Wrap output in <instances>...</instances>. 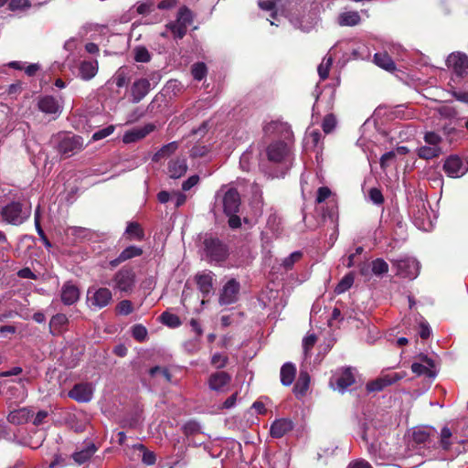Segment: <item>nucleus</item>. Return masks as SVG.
Returning a JSON list of instances; mask_svg holds the SVG:
<instances>
[{
	"label": "nucleus",
	"mask_w": 468,
	"mask_h": 468,
	"mask_svg": "<svg viewBox=\"0 0 468 468\" xmlns=\"http://www.w3.org/2000/svg\"><path fill=\"white\" fill-rule=\"evenodd\" d=\"M30 215L31 207H26L19 200H12L0 208L1 220L12 226L22 225L30 218Z\"/></svg>",
	"instance_id": "f257e3e1"
},
{
	"label": "nucleus",
	"mask_w": 468,
	"mask_h": 468,
	"mask_svg": "<svg viewBox=\"0 0 468 468\" xmlns=\"http://www.w3.org/2000/svg\"><path fill=\"white\" fill-rule=\"evenodd\" d=\"M240 206L241 198L239 191L234 187L229 188L222 197V207L224 214L229 218V227L232 229L241 226V218L238 215Z\"/></svg>",
	"instance_id": "f03ea898"
},
{
	"label": "nucleus",
	"mask_w": 468,
	"mask_h": 468,
	"mask_svg": "<svg viewBox=\"0 0 468 468\" xmlns=\"http://www.w3.org/2000/svg\"><path fill=\"white\" fill-rule=\"evenodd\" d=\"M202 243L206 257L210 262L221 263L229 258V246L219 238L207 234Z\"/></svg>",
	"instance_id": "7ed1b4c3"
},
{
	"label": "nucleus",
	"mask_w": 468,
	"mask_h": 468,
	"mask_svg": "<svg viewBox=\"0 0 468 468\" xmlns=\"http://www.w3.org/2000/svg\"><path fill=\"white\" fill-rule=\"evenodd\" d=\"M136 284V273L133 267L129 265L122 266L112 276L109 282L114 290L130 294L133 292Z\"/></svg>",
	"instance_id": "20e7f679"
},
{
	"label": "nucleus",
	"mask_w": 468,
	"mask_h": 468,
	"mask_svg": "<svg viewBox=\"0 0 468 468\" xmlns=\"http://www.w3.org/2000/svg\"><path fill=\"white\" fill-rule=\"evenodd\" d=\"M83 146V138L80 135L63 133L58 136L56 148L64 158H69L80 153Z\"/></svg>",
	"instance_id": "39448f33"
},
{
	"label": "nucleus",
	"mask_w": 468,
	"mask_h": 468,
	"mask_svg": "<svg viewBox=\"0 0 468 468\" xmlns=\"http://www.w3.org/2000/svg\"><path fill=\"white\" fill-rule=\"evenodd\" d=\"M416 359L417 361L411 365V370L416 377L428 378H435L437 377L439 372V363L437 360L422 353L418 355Z\"/></svg>",
	"instance_id": "423d86ee"
},
{
	"label": "nucleus",
	"mask_w": 468,
	"mask_h": 468,
	"mask_svg": "<svg viewBox=\"0 0 468 468\" xmlns=\"http://www.w3.org/2000/svg\"><path fill=\"white\" fill-rule=\"evenodd\" d=\"M315 16V13H311L310 11L306 13L304 6L295 5L290 11L289 19L296 28L309 31L314 25Z\"/></svg>",
	"instance_id": "0eeeda50"
},
{
	"label": "nucleus",
	"mask_w": 468,
	"mask_h": 468,
	"mask_svg": "<svg viewBox=\"0 0 468 468\" xmlns=\"http://www.w3.org/2000/svg\"><path fill=\"white\" fill-rule=\"evenodd\" d=\"M446 65L459 78L468 77V56L462 52L451 53L447 59Z\"/></svg>",
	"instance_id": "6e6552de"
},
{
	"label": "nucleus",
	"mask_w": 468,
	"mask_h": 468,
	"mask_svg": "<svg viewBox=\"0 0 468 468\" xmlns=\"http://www.w3.org/2000/svg\"><path fill=\"white\" fill-rule=\"evenodd\" d=\"M442 169L447 176L451 178H460L468 171V166L457 154L449 155L442 165Z\"/></svg>",
	"instance_id": "1a4fd4ad"
},
{
	"label": "nucleus",
	"mask_w": 468,
	"mask_h": 468,
	"mask_svg": "<svg viewBox=\"0 0 468 468\" xmlns=\"http://www.w3.org/2000/svg\"><path fill=\"white\" fill-rule=\"evenodd\" d=\"M397 269V275L403 278H414L418 274V261L410 257L390 260Z\"/></svg>",
	"instance_id": "9d476101"
},
{
	"label": "nucleus",
	"mask_w": 468,
	"mask_h": 468,
	"mask_svg": "<svg viewBox=\"0 0 468 468\" xmlns=\"http://www.w3.org/2000/svg\"><path fill=\"white\" fill-rule=\"evenodd\" d=\"M290 153L288 144L282 141H276L268 145L267 158L270 162L280 164L283 162Z\"/></svg>",
	"instance_id": "9b49d317"
},
{
	"label": "nucleus",
	"mask_w": 468,
	"mask_h": 468,
	"mask_svg": "<svg viewBox=\"0 0 468 468\" xmlns=\"http://www.w3.org/2000/svg\"><path fill=\"white\" fill-rule=\"evenodd\" d=\"M37 109L48 115H55L53 119H56L62 111V106L58 101L51 95H44L37 100Z\"/></svg>",
	"instance_id": "f8f14e48"
},
{
	"label": "nucleus",
	"mask_w": 468,
	"mask_h": 468,
	"mask_svg": "<svg viewBox=\"0 0 468 468\" xmlns=\"http://www.w3.org/2000/svg\"><path fill=\"white\" fill-rule=\"evenodd\" d=\"M240 285L239 282L235 279H230L223 286L222 292L219 296L220 305H229L238 301V295L239 292Z\"/></svg>",
	"instance_id": "ddd939ff"
},
{
	"label": "nucleus",
	"mask_w": 468,
	"mask_h": 468,
	"mask_svg": "<svg viewBox=\"0 0 468 468\" xmlns=\"http://www.w3.org/2000/svg\"><path fill=\"white\" fill-rule=\"evenodd\" d=\"M88 294L90 295L88 300L91 305L99 309L106 307L112 302V291L106 287L96 289L93 292L90 289Z\"/></svg>",
	"instance_id": "4468645a"
},
{
	"label": "nucleus",
	"mask_w": 468,
	"mask_h": 468,
	"mask_svg": "<svg viewBox=\"0 0 468 468\" xmlns=\"http://www.w3.org/2000/svg\"><path fill=\"white\" fill-rule=\"evenodd\" d=\"M156 126L154 123H147L142 127H135L125 132L122 141L125 144H132L145 138L149 133L154 132Z\"/></svg>",
	"instance_id": "2eb2a0df"
},
{
	"label": "nucleus",
	"mask_w": 468,
	"mask_h": 468,
	"mask_svg": "<svg viewBox=\"0 0 468 468\" xmlns=\"http://www.w3.org/2000/svg\"><path fill=\"white\" fill-rule=\"evenodd\" d=\"M144 250L142 248L130 245L123 249L115 259L109 261V267L110 269H114L124 261L142 256Z\"/></svg>",
	"instance_id": "dca6fc26"
},
{
	"label": "nucleus",
	"mask_w": 468,
	"mask_h": 468,
	"mask_svg": "<svg viewBox=\"0 0 468 468\" xmlns=\"http://www.w3.org/2000/svg\"><path fill=\"white\" fill-rule=\"evenodd\" d=\"M93 387L90 382H79L69 391L71 399L79 402L90 401L92 398Z\"/></svg>",
	"instance_id": "f3484780"
},
{
	"label": "nucleus",
	"mask_w": 468,
	"mask_h": 468,
	"mask_svg": "<svg viewBox=\"0 0 468 468\" xmlns=\"http://www.w3.org/2000/svg\"><path fill=\"white\" fill-rule=\"evenodd\" d=\"M431 432V431L427 428H418L412 432V441L418 446L420 454H426L424 450L421 451L422 448L430 449L432 444Z\"/></svg>",
	"instance_id": "a211bd4d"
},
{
	"label": "nucleus",
	"mask_w": 468,
	"mask_h": 468,
	"mask_svg": "<svg viewBox=\"0 0 468 468\" xmlns=\"http://www.w3.org/2000/svg\"><path fill=\"white\" fill-rule=\"evenodd\" d=\"M80 292L79 287L71 281L64 282L61 287L60 299L65 305H72L80 299Z\"/></svg>",
	"instance_id": "6ab92c4d"
},
{
	"label": "nucleus",
	"mask_w": 468,
	"mask_h": 468,
	"mask_svg": "<svg viewBox=\"0 0 468 468\" xmlns=\"http://www.w3.org/2000/svg\"><path fill=\"white\" fill-rule=\"evenodd\" d=\"M293 428V423L289 419H279L274 420L270 429V434L272 438H282Z\"/></svg>",
	"instance_id": "aec40b11"
},
{
	"label": "nucleus",
	"mask_w": 468,
	"mask_h": 468,
	"mask_svg": "<svg viewBox=\"0 0 468 468\" xmlns=\"http://www.w3.org/2000/svg\"><path fill=\"white\" fill-rule=\"evenodd\" d=\"M150 81L147 79H140L133 82L132 86L133 102L141 101L150 90Z\"/></svg>",
	"instance_id": "412c9836"
},
{
	"label": "nucleus",
	"mask_w": 468,
	"mask_h": 468,
	"mask_svg": "<svg viewBox=\"0 0 468 468\" xmlns=\"http://www.w3.org/2000/svg\"><path fill=\"white\" fill-rule=\"evenodd\" d=\"M69 318L64 314L53 315L49 321V332L53 335H58L67 330Z\"/></svg>",
	"instance_id": "4be33fe9"
},
{
	"label": "nucleus",
	"mask_w": 468,
	"mask_h": 468,
	"mask_svg": "<svg viewBox=\"0 0 468 468\" xmlns=\"http://www.w3.org/2000/svg\"><path fill=\"white\" fill-rule=\"evenodd\" d=\"M196 282L203 297H207L213 289V273L212 271L198 273L196 275Z\"/></svg>",
	"instance_id": "5701e85b"
},
{
	"label": "nucleus",
	"mask_w": 468,
	"mask_h": 468,
	"mask_svg": "<svg viewBox=\"0 0 468 468\" xmlns=\"http://www.w3.org/2000/svg\"><path fill=\"white\" fill-rule=\"evenodd\" d=\"M98 61L82 60L79 65V75L83 80H90L98 72Z\"/></svg>",
	"instance_id": "b1692460"
},
{
	"label": "nucleus",
	"mask_w": 468,
	"mask_h": 468,
	"mask_svg": "<svg viewBox=\"0 0 468 468\" xmlns=\"http://www.w3.org/2000/svg\"><path fill=\"white\" fill-rule=\"evenodd\" d=\"M187 170L186 159L176 158L168 163V173L172 178H179L183 176Z\"/></svg>",
	"instance_id": "393cba45"
},
{
	"label": "nucleus",
	"mask_w": 468,
	"mask_h": 468,
	"mask_svg": "<svg viewBox=\"0 0 468 468\" xmlns=\"http://www.w3.org/2000/svg\"><path fill=\"white\" fill-rule=\"evenodd\" d=\"M124 235H126V239L130 241L137 240L142 241L145 238V233L142 226L135 221L129 222L127 224Z\"/></svg>",
	"instance_id": "a878e982"
},
{
	"label": "nucleus",
	"mask_w": 468,
	"mask_h": 468,
	"mask_svg": "<svg viewBox=\"0 0 468 468\" xmlns=\"http://www.w3.org/2000/svg\"><path fill=\"white\" fill-rule=\"evenodd\" d=\"M97 451V448L93 443H90L83 449L74 452L72 458L78 464H82L89 461Z\"/></svg>",
	"instance_id": "bb28decb"
},
{
	"label": "nucleus",
	"mask_w": 468,
	"mask_h": 468,
	"mask_svg": "<svg viewBox=\"0 0 468 468\" xmlns=\"http://www.w3.org/2000/svg\"><path fill=\"white\" fill-rule=\"evenodd\" d=\"M361 17L356 11L344 12L338 16V24L342 27H354L360 23Z\"/></svg>",
	"instance_id": "cd10ccee"
},
{
	"label": "nucleus",
	"mask_w": 468,
	"mask_h": 468,
	"mask_svg": "<svg viewBox=\"0 0 468 468\" xmlns=\"http://www.w3.org/2000/svg\"><path fill=\"white\" fill-rule=\"evenodd\" d=\"M177 142H171L167 144L163 145L152 157L153 162H159L163 158L169 157L178 149Z\"/></svg>",
	"instance_id": "c85d7f7f"
},
{
	"label": "nucleus",
	"mask_w": 468,
	"mask_h": 468,
	"mask_svg": "<svg viewBox=\"0 0 468 468\" xmlns=\"http://www.w3.org/2000/svg\"><path fill=\"white\" fill-rule=\"evenodd\" d=\"M176 21L187 30V27L194 22L193 12L186 5L180 7Z\"/></svg>",
	"instance_id": "c756f323"
},
{
	"label": "nucleus",
	"mask_w": 468,
	"mask_h": 468,
	"mask_svg": "<svg viewBox=\"0 0 468 468\" xmlns=\"http://www.w3.org/2000/svg\"><path fill=\"white\" fill-rule=\"evenodd\" d=\"M441 153L442 150L441 146L424 145L418 148L417 150L418 156L424 160H430L439 157Z\"/></svg>",
	"instance_id": "7c9ffc66"
},
{
	"label": "nucleus",
	"mask_w": 468,
	"mask_h": 468,
	"mask_svg": "<svg viewBox=\"0 0 468 468\" xmlns=\"http://www.w3.org/2000/svg\"><path fill=\"white\" fill-rule=\"evenodd\" d=\"M374 61L378 67L388 71H393L396 69L393 59L387 53H376Z\"/></svg>",
	"instance_id": "2f4dec72"
},
{
	"label": "nucleus",
	"mask_w": 468,
	"mask_h": 468,
	"mask_svg": "<svg viewBox=\"0 0 468 468\" xmlns=\"http://www.w3.org/2000/svg\"><path fill=\"white\" fill-rule=\"evenodd\" d=\"M30 417V410L23 408L11 411L8 415V420L14 424H21L27 422Z\"/></svg>",
	"instance_id": "473e14b6"
},
{
	"label": "nucleus",
	"mask_w": 468,
	"mask_h": 468,
	"mask_svg": "<svg viewBox=\"0 0 468 468\" xmlns=\"http://www.w3.org/2000/svg\"><path fill=\"white\" fill-rule=\"evenodd\" d=\"M165 28L170 31L174 39H182L186 35L187 30L177 21H170L165 25Z\"/></svg>",
	"instance_id": "72a5a7b5"
},
{
	"label": "nucleus",
	"mask_w": 468,
	"mask_h": 468,
	"mask_svg": "<svg viewBox=\"0 0 468 468\" xmlns=\"http://www.w3.org/2000/svg\"><path fill=\"white\" fill-rule=\"evenodd\" d=\"M354 280H355V277H354L353 272H349V273L346 274L340 280V282L337 283V285L335 286V292L336 294H342V293L346 292L347 290H349L352 287V285L354 283Z\"/></svg>",
	"instance_id": "f704fd0d"
},
{
	"label": "nucleus",
	"mask_w": 468,
	"mask_h": 468,
	"mask_svg": "<svg viewBox=\"0 0 468 468\" xmlns=\"http://www.w3.org/2000/svg\"><path fill=\"white\" fill-rule=\"evenodd\" d=\"M296 372L295 365L292 362H286L281 367L280 380H295Z\"/></svg>",
	"instance_id": "c9c22d12"
},
{
	"label": "nucleus",
	"mask_w": 468,
	"mask_h": 468,
	"mask_svg": "<svg viewBox=\"0 0 468 468\" xmlns=\"http://www.w3.org/2000/svg\"><path fill=\"white\" fill-rule=\"evenodd\" d=\"M160 322L170 328H176L181 325V320L176 314L169 312H164L160 317Z\"/></svg>",
	"instance_id": "e433bc0d"
},
{
	"label": "nucleus",
	"mask_w": 468,
	"mask_h": 468,
	"mask_svg": "<svg viewBox=\"0 0 468 468\" xmlns=\"http://www.w3.org/2000/svg\"><path fill=\"white\" fill-rule=\"evenodd\" d=\"M371 272L376 276H382L388 271V264L381 258L372 261Z\"/></svg>",
	"instance_id": "4c0bfd02"
},
{
	"label": "nucleus",
	"mask_w": 468,
	"mask_h": 468,
	"mask_svg": "<svg viewBox=\"0 0 468 468\" xmlns=\"http://www.w3.org/2000/svg\"><path fill=\"white\" fill-rule=\"evenodd\" d=\"M149 376L152 378H160L162 380H170L171 375L169 370L165 367L155 366L149 369Z\"/></svg>",
	"instance_id": "58836bf2"
},
{
	"label": "nucleus",
	"mask_w": 468,
	"mask_h": 468,
	"mask_svg": "<svg viewBox=\"0 0 468 468\" xmlns=\"http://www.w3.org/2000/svg\"><path fill=\"white\" fill-rule=\"evenodd\" d=\"M148 331L146 327L141 324H136L132 327V335L139 343L146 340Z\"/></svg>",
	"instance_id": "ea45409f"
},
{
	"label": "nucleus",
	"mask_w": 468,
	"mask_h": 468,
	"mask_svg": "<svg viewBox=\"0 0 468 468\" xmlns=\"http://www.w3.org/2000/svg\"><path fill=\"white\" fill-rule=\"evenodd\" d=\"M303 257V252L300 251V250H297V251H293L292 253H291L288 257H286L282 263V266L286 270V271H289V270H292L293 268V265L298 262Z\"/></svg>",
	"instance_id": "a19ab883"
},
{
	"label": "nucleus",
	"mask_w": 468,
	"mask_h": 468,
	"mask_svg": "<svg viewBox=\"0 0 468 468\" xmlns=\"http://www.w3.org/2000/svg\"><path fill=\"white\" fill-rule=\"evenodd\" d=\"M452 433L449 428L444 427L441 429V435H440V446L443 450L447 451L450 449V447L452 443Z\"/></svg>",
	"instance_id": "79ce46f5"
},
{
	"label": "nucleus",
	"mask_w": 468,
	"mask_h": 468,
	"mask_svg": "<svg viewBox=\"0 0 468 468\" xmlns=\"http://www.w3.org/2000/svg\"><path fill=\"white\" fill-rule=\"evenodd\" d=\"M137 450L142 452V462L146 465H153L155 463V454L148 451L143 444H138L135 446Z\"/></svg>",
	"instance_id": "37998d69"
},
{
	"label": "nucleus",
	"mask_w": 468,
	"mask_h": 468,
	"mask_svg": "<svg viewBox=\"0 0 468 468\" xmlns=\"http://www.w3.org/2000/svg\"><path fill=\"white\" fill-rule=\"evenodd\" d=\"M333 63V58L331 57L324 58L323 62L318 66V74L321 80H324L329 76V70Z\"/></svg>",
	"instance_id": "c03bdc74"
},
{
	"label": "nucleus",
	"mask_w": 468,
	"mask_h": 468,
	"mask_svg": "<svg viewBox=\"0 0 468 468\" xmlns=\"http://www.w3.org/2000/svg\"><path fill=\"white\" fill-rule=\"evenodd\" d=\"M281 0H259L258 5L259 7L264 11H271V16L275 18L277 16L275 7L278 2Z\"/></svg>",
	"instance_id": "a18cd8bd"
},
{
	"label": "nucleus",
	"mask_w": 468,
	"mask_h": 468,
	"mask_svg": "<svg viewBox=\"0 0 468 468\" xmlns=\"http://www.w3.org/2000/svg\"><path fill=\"white\" fill-rule=\"evenodd\" d=\"M207 66L203 62H197L193 65L192 76L197 80H203L207 75Z\"/></svg>",
	"instance_id": "49530a36"
},
{
	"label": "nucleus",
	"mask_w": 468,
	"mask_h": 468,
	"mask_svg": "<svg viewBox=\"0 0 468 468\" xmlns=\"http://www.w3.org/2000/svg\"><path fill=\"white\" fill-rule=\"evenodd\" d=\"M134 52V60L136 62L146 63L151 60V55L145 47H137Z\"/></svg>",
	"instance_id": "de8ad7c7"
},
{
	"label": "nucleus",
	"mask_w": 468,
	"mask_h": 468,
	"mask_svg": "<svg viewBox=\"0 0 468 468\" xmlns=\"http://www.w3.org/2000/svg\"><path fill=\"white\" fill-rule=\"evenodd\" d=\"M336 125V119L333 113L326 114L322 122L323 131L325 133H330Z\"/></svg>",
	"instance_id": "09e8293b"
},
{
	"label": "nucleus",
	"mask_w": 468,
	"mask_h": 468,
	"mask_svg": "<svg viewBox=\"0 0 468 468\" xmlns=\"http://www.w3.org/2000/svg\"><path fill=\"white\" fill-rule=\"evenodd\" d=\"M133 312V303L130 300H122L116 305V313L122 315H128Z\"/></svg>",
	"instance_id": "8fccbe9b"
},
{
	"label": "nucleus",
	"mask_w": 468,
	"mask_h": 468,
	"mask_svg": "<svg viewBox=\"0 0 468 468\" xmlns=\"http://www.w3.org/2000/svg\"><path fill=\"white\" fill-rule=\"evenodd\" d=\"M69 230L70 235L80 239H89L90 237V230L83 227H70Z\"/></svg>",
	"instance_id": "3c124183"
},
{
	"label": "nucleus",
	"mask_w": 468,
	"mask_h": 468,
	"mask_svg": "<svg viewBox=\"0 0 468 468\" xmlns=\"http://www.w3.org/2000/svg\"><path fill=\"white\" fill-rule=\"evenodd\" d=\"M355 383L356 382H329V385L334 391L344 394L346 391L351 390V386Z\"/></svg>",
	"instance_id": "603ef678"
},
{
	"label": "nucleus",
	"mask_w": 468,
	"mask_h": 468,
	"mask_svg": "<svg viewBox=\"0 0 468 468\" xmlns=\"http://www.w3.org/2000/svg\"><path fill=\"white\" fill-rule=\"evenodd\" d=\"M115 130L114 125H108L107 127L95 132L92 134L91 139L93 141H99L111 135Z\"/></svg>",
	"instance_id": "864d4df0"
},
{
	"label": "nucleus",
	"mask_w": 468,
	"mask_h": 468,
	"mask_svg": "<svg viewBox=\"0 0 468 468\" xmlns=\"http://www.w3.org/2000/svg\"><path fill=\"white\" fill-rule=\"evenodd\" d=\"M424 141L427 144L431 146H440V144L442 141V138L434 132H427L424 134Z\"/></svg>",
	"instance_id": "5fc2aeb1"
},
{
	"label": "nucleus",
	"mask_w": 468,
	"mask_h": 468,
	"mask_svg": "<svg viewBox=\"0 0 468 468\" xmlns=\"http://www.w3.org/2000/svg\"><path fill=\"white\" fill-rule=\"evenodd\" d=\"M332 196V191L328 186H320L316 192L315 202L317 204L324 203L328 197Z\"/></svg>",
	"instance_id": "6e6d98bb"
},
{
	"label": "nucleus",
	"mask_w": 468,
	"mask_h": 468,
	"mask_svg": "<svg viewBox=\"0 0 468 468\" xmlns=\"http://www.w3.org/2000/svg\"><path fill=\"white\" fill-rule=\"evenodd\" d=\"M317 341V336L314 334H310L306 335L303 340V348L305 356L309 353V351L314 346Z\"/></svg>",
	"instance_id": "4d7b16f0"
},
{
	"label": "nucleus",
	"mask_w": 468,
	"mask_h": 468,
	"mask_svg": "<svg viewBox=\"0 0 468 468\" xmlns=\"http://www.w3.org/2000/svg\"><path fill=\"white\" fill-rule=\"evenodd\" d=\"M396 159V152L389 151L382 154L380 157L379 165L382 170H386L389 166V162Z\"/></svg>",
	"instance_id": "13d9d810"
},
{
	"label": "nucleus",
	"mask_w": 468,
	"mask_h": 468,
	"mask_svg": "<svg viewBox=\"0 0 468 468\" xmlns=\"http://www.w3.org/2000/svg\"><path fill=\"white\" fill-rule=\"evenodd\" d=\"M31 6L28 0H10L8 8L11 11H16L20 9H26Z\"/></svg>",
	"instance_id": "bf43d9fd"
},
{
	"label": "nucleus",
	"mask_w": 468,
	"mask_h": 468,
	"mask_svg": "<svg viewBox=\"0 0 468 468\" xmlns=\"http://www.w3.org/2000/svg\"><path fill=\"white\" fill-rule=\"evenodd\" d=\"M368 196L370 200L376 205H381L384 203V197L380 189L373 187L369 190Z\"/></svg>",
	"instance_id": "052dcab7"
},
{
	"label": "nucleus",
	"mask_w": 468,
	"mask_h": 468,
	"mask_svg": "<svg viewBox=\"0 0 468 468\" xmlns=\"http://www.w3.org/2000/svg\"><path fill=\"white\" fill-rule=\"evenodd\" d=\"M228 362V356L219 353L213 355L211 364L217 368H222Z\"/></svg>",
	"instance_id": "680f3d73"
},
{
	"label": "nucleus",
	"mask_w": 468,
	"mask_h": 468,
	"mask_svg": "<svg viewBox=\"0 0 468 468\" xmlns=\"http://www.w3.org/2000/svg\"><path fill=\"white\" fill-rule=\"evenodd\" d=\"M209 152L207 145L196 144L190 150V155L192 157H203Z\"/></svg>",
	"instance_id": "e2e57ef3"
},
{
	"label": "nucleus",
	"mask_w": 468,
	"mask_h": 468,
	"mask_svg": "<svg viewBox=\"0 0 468 468\" xmlns=\"http://www.w3.org/2000/svg\"><path fill=\"white\" fill-rule=\"evenodd\" d=\"M309 389V382H296L293 387V392L296 397H303Z\"/></svg>",
	"instance_id": "0e129e2a"
},
{
	"label": "nucleus",
	"mask_w": 468,
	"mask_h": 468,
	"mask_svg": "<svg viewBox=\"0 0 468 468\" xmlns=\"http://www.w3.org/2000/svg\"><path fill=\"white\" fill-rule=\"evenodd\" d=\"M114 81L118 88H122L128 84L129 79L124 70L119 69L115 75Z\"/></svg>",
	"instance_id": "69168bd1"
},
{
	"label": "nucleus",
	"mask_w": 468,
	"mask_h": 468,
	"mask_svg": "<svg viewBox=\"0 0 468 468\" xmlns=\"http://www.w3.org/2000/svg\"><path fill=\"white\" fill-rule=\"evenodd\" d=\"M200 424L197 421H188L184 425V431L186 435L199 432Z\"/></svg>",
	"instance_id": "338daca9"
},
{
	"label": "nucleus",
	"mask_w": 468,
	"mask_h": 468,
	"mask_svg": "<svg viewBox=\"0 0 468 468\" xmlns=\"http://www.w3.org/2000/svg\"><path fill=\"white\" fill-rule=\"evenodd\" d=\"M356 368L346 367L342 370V375L336 380H356Z\"/></svg>",
	"instance_id": "774afa93"
}]
</instances>
